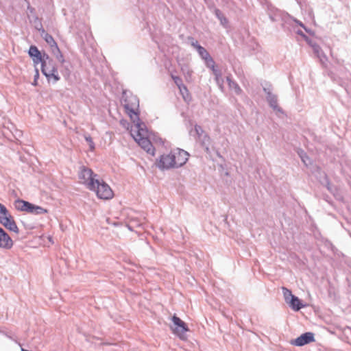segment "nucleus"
Here are the masks:
<instances>
[{"mask_svg":"<svg viewBox=\"0 0 351 351\" xmlns=\"http://www.w3.org/2000/svg\"><path fill=\"white\" fill-rule=\"evenodd\" d=\"M14 206L18 210L34 215H43L47 213L48 212L47 209L41 206L34 205L29 202L21 199L15 200Z\"/></svg>","mask_w":351,"mask_h":351,"instance_id":"nucleus-1","label":"nucleus"},{"mask_svg":"<svg viewBox=\"0 0 351 351\" xmlns=\"http://www.w3.org/2000/svg\"><path fill=\"white\" fill-rule=\"evenodd\" d=\"M197 51L199 55L201 56V58L204 60H205L208 58H210V56L209 53L206 51V49L202 46L198 47Z\"/></svg>","mask_w":351,"mask_h":351,"instance_id":"nucleus-24","label":"nucleus"},{"mask_svg":"<svg viewBox=\"0 0 351 351\" xmlns=\"http://www.w3.org/2000/svg\"><path fill=\"white\" fill-rule=\"evenodd\" d=\"M172 79L173 80L175 84L180 88V91L182 92L183 88L186 92L188 91L186 87L183 84L182 79L178 76L171 75Z\"/></svg>","mask_w":351,"mask_h":351,"instance_id":"nucleus-22","label":"nucleus"},{"mask_svg":"<svg viewBox=\"0 0 351 351\" xmlns=\"http://www.w3.org/2000/svg\"><path fill=\"white\" fill-rule=\"evenodd\" d=\"M269 19H271V21H276L275 18L271 15H269Z\"/></svg>","mask_w":351,"mask_h":351,"instance_id":"nucleus-39","label":"nucleus"},{"mask_svg":"<svg viewBox=\"0 0 351 351\" xmlns=\"http://www.w3.org/2000/svg\"><path fill=\"white\" fill-rule=\"evenodd\" d=\"M213 75H215V80L217 84L222 90L223 86V79L222 78L221 71L220 70L215 71V73H213Z\"/></svg>","mask_w":351,"mask_h":351,"instance_id":"nucleus-20","label":"nucleus"},{"mask_svg":"<svg viewBox=\"0 0 351 351\" xmlns=\"http://www.w3.org/2000/svg\"><path fill=\"white\" fill-rule=\"evenodd\" d=\"M282 293H283V296H284V298H285V300L286 302V303H287V302L294 295L292 294V292L291 290H289V289L286 288V287H282Z\"/></svg>","mask_w":351,"mask_h":351,"instance_id":"nucleus-25","label":"nucleus"},{"mask_svg":"<svg viewBox=\"0 0 351 351\" xmlns=\"http://www.w3.org/2000/svg\"><path fill=\"white\" fill-rule=\"evenodd\" d=\"M289 306L295 311H298L302 308L304 306V304L301 302V300L296 297L295 295H293L288 302L287 303Z\"/></svg>","mask_w":351,"mask_h":351,"instance_id":"nucleus-17","label":"nucleus"},{"mask_svg":"<svg viewBox=\"0 0 351 351\" xmlns=\"http://www.w3.org/2000/svg\"><path fill=\"white\" fill-rule=\"evenodd\" d=\"M28 53H29V56L32 58V60H33V62L34 63V64L36 65V64H39L40 62L42 61V60H43L42 54L36 46L32 45L29 47Z\"/></svg>","mask_w":351,"mask_h":351,"instance_id":"nucleus-15","label":"nucleus"},{"mask_svg":"<svg viewBox=\"0 0 351 351\" xmlns=\"http://www.w3.org/2000/svg\"><path fill=\"white\" fill-rule=\"evenodd\" d=\"M308 43L312 47V45H314V43H315V42H313L312 40H309L308 38L307 37V40Z\"/></svg>","mask_w":351,"mask_h":351,"instance_id":"nucleus-38","label":"nucleus"},{"mask_svg":"<svg viewBox=\"0 0 351 351\" xmlns=\"http://www.w3.org/2000/svg\"><path fill=\"white\" fill-rule=\"evenodd\" d=\"M42 58H43L42 61H41V62H40V63H41V65H43V62L45 61V60H47V61H48V60H51L52 59V58H51L49 56V55H48V54H47V53H44L42 55Z\"/></svg>","mask_w":351,"mask_h":351,"instance_id":"nucleus-33","label":"nucleus"},{"mask_svg":"<svg viewBox=\"0 0 351 351\" xmlns=\"http://www.w3.org/2000/svg\"><path fill=\"white\" fill-rule=\"evenodd\" d=\"M312 48L317 57L319 59L320 62L324 64L328 58L322 48L317 43H314V45H312Z\"/></svg>","mask_w":351,"mask_h":351,"instance_id":"nucleus-16","label":"nucleus"},{"mask_svg":"<svg viewBox=\"0 0 351 351\" xmlns=\"http://www.w3.org/2000/svg\"><path fill=\"white\" fill-rule=\"evenodd\" d=\"M300 25L302 27H303L304 28V29H305L306 32H308V30L306 29V28L304 26V25H303L302 23H300Z\"/></svg>","mask_w":351,"mask_h":351,"instance_id":"nucleus-40","label":"nucleus"},{"mask_svg":"<svg viewBox=\"0 0 351 351\" xmlns=\"http://www.w3.org/2000/svg\"><path fill=\"white\" fill-rule=\"evenodd\" d=\"M143 226V223H141L138 219H131L127 226L128 229L130 230H134V228L141 227Z\"/></svg>","mask_w":351,"mask_h":351,"instance_id":"nucleus-21","label":"nucleus"},{"mask_svg":"<svg viewBox=\"0 0 351 351\" xmlns=\"http://www.w3.org/2000/svg\"><path fill=\"white\" fill-rule=\"evenodd\" d=\"M202 136H203V138H201V139H200L202 141V145L203 147H206V149L208 152V146L209 142H210V137L206 134H204Z\"/></svg>","mask_w":351,"mask_h":351,"instance_id":"nucleus-28","label":"nucleus"},{"mask_svg":"<svg viewBox=\"0 0 351 351\" xmlns=\"http://www.w3.org/2000/svg\"><path fill=\"white\" fill-rule=\"evenodd\" d=\"M172 153L175 156V162L177 167H182L188 161L189 154L184 149L177 148L173 149Z\"/></svg>","mask_w":351,"mask_h":351,"instance_id":"nucleus-9","label":"nucleus"},{"mask_svg":"<svg viewBox=\"0 0 351 351\" xmlns=\"http://www.w3.org/2000/svg\"><path fill=\"white\" fill-rule=\"evenodd\" d=\"M43 38L46 41V43L51 47V51L53 49H55L58 47V45L55 40L53 39V36L48 33H45Z\"/></svg>","mask_w":351,"mask_h":351,"instance_id":"nucleus-19","label":"nucleus"},{"mask_svg":"<svg viewBox=\"0 0 351 351\" xmlns=\"http://www.w3.org/2000/svg\"><path fill=\"white\" fill-rule=\"evenodd\" d=\"M86 141L88 143L90 151H93L95 149V143L93 141L92 137L90 135H86L85 136Z\"/></svg>","mask_w":351,"mask_h":351,"instance_id":"nucleus-30","label":"nucleus"},{"mask_svg":"<svg viewBox=\"0 0 351 351\" xmlns=\"http://www.w3.org/2000/svg\"><path fill=\"white\" fill-rule=\"evenodd\" d=\"M39 78V71L37 68L35 69V75L34 77V82H32L33 86H37L38 84V79Z\"/></svg>","mask_w":351,"mask_h":351,"instance_id":"nucleus-32","label":"nucleus"},{"mask_svg":"<svg viewBox=\"0 0 351 351\" xmlns=\"http://www.w3.org/2000/svg\"><path fill=\"white\" fill-rule=\"evenodd\" d=\"M226 81H227V82H228V86H231L232 82H234V81H233V80H232V79H231V75H228V76H227V77H226Z\"/></svg>","mask_w":351,"mask_h":351,"instance_id":"nucleus-34","label":"nucleus"},{"mask_svg":"<svg viewBox=\"0 0 351 351\" xmlns=\"http://www.w3.org/2000/svg\"><path fill=\"white\" fill-rule=\"evenodd\" d=\"M313 341H315L314 334L311 332H307L294 339L291 343L296 346H303Z\"/></svg>","mask_w":351,"mask_h":351,"instance_id":"nucleus-10","label":"nucleus"},{"mask_svg":"<svg viewBox=\"0 0 351 351\" xmlns=\"http://www.w3.org/2000/svg\"><path fill=\"white\" fill-rule=\"evenodd\" d=\"M41 72L47 78L49 82L51 79H53V83H56L60 79L58 75L56 64L53 59L43 62V65H41Z\"/></svg>","mask_w":351,"mask_h":351,"instance_id":"nucleus-2","label":"nucleus"},{"mask_svg":"<svg viewBox=\"0 0 351 351\" xmlns=\"http://www.w3.org/2000/svg\"><path fill=\"white\" fill-rule=\"evenodd\" d=\"M5 228L15 233H19V230L14 220L13 217L10 215L7 217L1 219L0 222Z\"/></svg>","mask_w":351,"mask_h":351,"instance_id":"nucleus-14","label":"nucleus"},{"mask_svg":"<svg viewBox=\"0 0 351 351\" xmlns=\"http://www.w3.org/2000/svg\"><path fill=\"white\" fill-rule=\"evenodd\" d=\"M229 88L234 90L237 95H241L243 92L239 84L234 81L232 82L231 86H229Z\"/></svg>","mask_w":351,"mask_h":351,"instance_id":"nucleus-26","label":"nucleus"},{"mask_svg":"<svg viewBox=\"0 0 351 351\" xmlns=\"http://www.w3.org/2000/svg\"><path fill=\"white\" fill-rule=\"evenodd\" d=\"M80 178L84 180V182L87 184L89 190H95V182H97V175L94 174L93 171L88 168L82 167L80 173Z\"/></svg>","mask_w":351,"mask_h":351,"instance_id":"nucleus-4","label":"nucleus"},{"mask_svg":"<svg viewBox=\"0 0 351 351\" xmlns=\"http://www.w3.org/2000/svg\"><path fill=\"white\" fill-rule=\"evenodd\" d=\"M172 322L175 326V328H173V331L180 337H182L184 332L188 331L189 328L185 322L180 319L176 315L173 316Z\"/></svg>","mask_w":351,"mask_h":351,"instance_id":"nucleus-11","label":"nucleus"},{"mask_svg":"<svg viewBox=\"0 0 351 351\" xmlns=\"http://www.w3.org/2000/svg\"><path fill=\"white\" fill-rule=\"evenodd\" d=\"M13 245V241L8 233L0 227V247L10 249Z\"/></svg>","mask_w":351,"mask_h":351,"instance_id":"nucleus-13","label":"nucleus"},{"mask_svg":"<svg viewBox=\"0 0 351 351\" xmlns=\"http://www.w3.org/2000/svg\"><path fill=\"white\" fill-rule=\"evenodd\" d=\"M298 34L302 36L306 40H307V36L301 30H298Z\"/></svg>","mask_w":351,"mask_h":351,"instance_id":"nucleus-36","label":"nucleus"},{"mask_svg":"<svg viewBox=\"0 0 351 351\" xmlns=\"http://www.w3.org/2000/svg\"><path fill=\"white\" fill-rule=\"evenodd\" d=\"M55 51H58V54H56V57L57 60L61 64H63L65 60H64V56H63L62 53H61L58 46L57 47H56L55 49H53L52 53H55Z\"/></svg>","mask_w":351,"mask_h":351,"instance_id":"nucleus-27","label":"nucleus"},{"mask_svg":"<svg viewBox=\"0 0 351 351\" xmlns=\"http://www.w3.org/2000/svg\"><path fill=\"white\" fill-rule=\"evenodd\" d=\"M215 14L216 17L219 20L221 25H222L223 27H227L228 20L219 9L216 8L215 10Z\"/></svg>","mask_w":351,"mask_h":351,"instance_id":"nucleus-18","label":"nucleus"},{"mask_svg":"<svg viewBox=\"0 0 351 351\" xmlns=\"http://www.w3.org/2000/svg\"><path fill=\"white\" fill-rule=\"evenodd\" d=\"M136 141L138 142V145L148 154L154 155V148L148 139L147 136L134 137Z\"/></svg>","mask_w":351,"mask_h":351,"instance_id":"nucleus-12","label":"nucleus"},{"mask_svg":"<svg viewBox=\"0 0 351 351\" xmlns=\"http://www.w3.org/2000/svg\"><path fill=\"white\" fill-rule=\"evenodd\" d=\"M99 199H109L113 197V192L110 187L103 180L99 179L95 182V190H93Z\"/></svg>","mask_w":351,"mask_h":351,"instance_id":"nucleus-5","label":"nucleus"},{"mask_svg":"<svg viewBox=\"0 0 351 351\" xmlns=\"http://www.w3.org/2000/svg\"><path fill=\"white\" fill-rule=\"evenodd\" d=\"M266 94V99L269 106L276 112L284 114L282 109L278 105V96L271 92V88H263Z\"/></svg>","mask_w":351,"mask_h":351,"instance_id":"nucleus-8","label":"nucleus"},{"mask_svg":"<svg viewBox=\"0 0 351 351\" xmlns=\"http://www.w3.org/2000/svg\"><path fill=\"white\" fill-rule=\"evenodd\" d=\"M53 53L56 56V54H58V51H55V53Z\"/></svg>","mask_w":351,"mask_h":351,"instance_id":"nucleus-41","label":"nucleus"},{"mask_svg":"<svg viewBox=\"0 0 351 351\" xmlns=\"http://www.w3.org/2000/svg\"><path fill=\"white\" fill-rule=\"evenodd\" d=\"M53 53L56 56V54H58V51H55V53Z\"/></svg>","mask_w":351,"mask_h":351,"instance_id":"nucleus-42","label":"nucleus"},{"mask_svg":"<svg viewBox=\"0 0 351 351\" xmlns=\"http://www.w3.org/2000/svg\"><path fill=\"white\" fill-rule=\"evenodd\" d=\"M301 159L303 161V162L307 165L306 164V160H308V157L307 156H306V154L303 156H301Z\"/></svg>","mask_w":351,"mask_h":351,"instance_id":"nucleus-35","label":"nucleus"},{"mask_svg":"<svg viewBox=\"0 0 351 351\" xmlns=\"http://www.w3.org/2000/svg\"><path fill=\"white\" fill-rule=\"evenodd\" d=\"M134 129L131 130L132 135L133 137H139L147 136V130L145 124L142 122L139 118V116H136L132 119Z\"/></svg>","mask_w":351,"mask_h":351,"instance_id":"nucleus-7","label":"nucleus"},{"mask_svg":"<svg viewBox=\"0 0 351 351\" xmlns=\"http://www.w3.org/2000/svg\"><path fill=\"white\" fill-rule=\"evenodd\" d=\"M157 166L160 169L178 168L176 165L175 156L173 155L172 151L169 154L161 155L157 161Z\"/></svg>","mask_w":351,"mask_h":351,"instance_id":"nucleus-6","label":"nucleus"},{"mask_svg":"<svg viewBox=\"0 0 351 351\" xmlns=\"http://www.w3.org/2000/svg\"><path fill=\"white\" fill-rule=\"evenodd\" d=\"M188 40L190 41V44L191 46H193L194 48H195L197 50L198 47H201V45L199 44L198 41L195 40L193 37L189 36Z\"/></svg>","mask_w":351,"mask_h":351,"instance_id":"nucleus-31","label":"nucleus"},{"mask_svg":"<svg viewBox=\"0 0 351 351\" xmlns=\"http://www.w3.org/2000/svg\"><path fill=\"white\" fill-rule=\"evenodd\" d=\"M195 132L197 135L199 139H201V137L204 134V131L202 128L199 125H195Z\"/></svg>","mask_w":351,"mask_h":351,"instance_id":"nucleus-29","label":"nucleus"},{"mask_svg":"<svg viewBox=\"0 0 351 351\" xmlns=\"http://www.w3.org/2000/svg\"><path fill=\"white\" fill-rule=\"evenodd\" d=\"M204 60L206 62V66L210 68L213 73H215V71H219V69H216L215 62L211 56L205 59Z\"/></svg>","mask_w":351,"mask_h":351,"instance_id":"nucleus-23","label":"nucleus"},{"mask_svg":"<svg viewBox=\"0 0 351 351\" xmlns=\"http://www.w3.org/2000/svg\"><path fill=\"white\" fill-rule=\"evenodd\" d=\"M27 10L29 11L30 13H33L34 12V8H32L29 5H28Z\"/></svg>","mask_w":351,"mask_h":351,"instance_id":"nucleus-37","label":"nucleus"},{"mask_svg":"<svg viewBox=\"0 0 351 351\" xmlns=\"http://www.w3.org/2000/svg\"><path fill=\"white\" fill-rule=\"evenodd\" d=\"M124 107L131 119L138 115L139 100L135 95H131L124 99Z\"/></svg>","mask_w":351,"mask_h":351,"instance_id":"nucleus-3","label":"nucleus"}]
</instances>
